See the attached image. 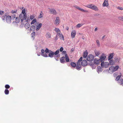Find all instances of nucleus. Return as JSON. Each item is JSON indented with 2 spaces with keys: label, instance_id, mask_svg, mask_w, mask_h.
I'll return each instance as SVG.
<instances>
[{
  "label": "nucleus",
  "instance_id": "41",
  "mask_svg": "<svg viewBox=\"0 0 123 123\" xmlns=\"http://www.w3.org/2000/svg\"><path fill=\"white\" fill-rule=\"evenodd\" d=\"M17 12V10H12L11 11V12L12 13H16Z\"/></svg>",
  "mask_w": 123,
  "mask_h": 123
},
{
  "label": "nucleus",
  "instance_id": "49",
  "mask_svg": "<svg viewBox=\"0 0 123 123\" xmlns=\"http://www.w3.org/2000/svg\"><path fill=\"white\" fill-rule=\"evenodd\" d=\"M117 8L118 9L122 10H123V7H121L120 6H118L117 7Z\"/></svg>",
  "mask_w": 123,
  "mask_h": 123
},
{
  "label": "nucleus",
  "instance_id": "44",
  "mask_svg": "<svg viewBox=\"0 0 123 123\" xmlns=\"http://www.w3.org/2000/svg\"><path fill=\"white\" fill-rule=\"evenodd\" d=\"M35 17L33 15H31L30 17V19L32 20Z\"/></svg>",
  "mask_w": 123,
  "mask_h": 123
},
{
  "label": "nucleus",
  "instance_id": "17",
  "mask_svg": "<svg viewBox=\"0 0 123 123\" xmlns=\"http://www.w3.org/2000/svg\"><path fill=\"white\" fill-rule=\"evenodd\" d=\"M42 23L39 24L37 26L36 30L37 31H38L40 28L42 26Z\"/></svg>",
  "mask_w": 123,
  "mask_h": 123
},
{
  "label": "nucleus",
  "instance_id": "63",
  "mask_svg": "<svg viewBox=\"0 0 123 123\" xmlns=\"http://www.w3.org/2000/svg\"><path fill=\"white\" fill-rule=\"evenodd\" d=\"M105 35L103 36L102 37V39H103V38H104L105 37Z\"/></svg>",
  "mask_w": 123,
  "mask_h": 123
},
{
  "label": "nucleus",
  "instance_id": "24",
  "mask_svg": "<svg viewBox=\"0 0 123 123\" xmlns=\"http://www.w3.org/2000/svg\"><path fill=\"white\" fill-rule=\"evenodd\" d=\"M55 31L57 33V35H58V33H60V31L59 29L58 28H55Z\"/></svg>",
  "mask_w": 123,
  "mask_h": 123
},
{
  "label": "nucleus",
  "instance_id": "26",
  "mask_svg": "<svg viewBox=\"0 0 123 123\" xmlns=\"http://www.w3.org/2000/svg\"><path fill=\"white\" fill-rule=\"evenodd\" d=\"M88 55V53L87 50L85 51L84 52L83 55V57L84 58H86Z\"/></svg>",
  "mask_w": 123,
  "mask_h": 123
},
{
  "label": "nucleus",
  "instance_id": "38",
  "mask_svg": "<svg viewBox=\"0 0 123 123\" xmlns=\"http://www.w3.org/2000/svg\"><path fill=\"white\" fill-rule=\"evenodd\" d=\"M95 53L96 55L97 56H98L99 54V52L97 51H95Z\"/></svg>",
  "mask_w": 123,
  "mask_h": 123
},
{
  "label": "nucleus",
  "instance_id": "58",
  "mask_svg": "<svg viewBox=\"0 0 123 123\" xmlns=\"http://www.w3.org/2000/svg\"><path fill=\"white\" fill-rule=\"evenodd\" d=\"M82 57H80V58L79 59H80V60H81V61H82Z\"/></svg>",
  "mask_w": 123,
  "mask_h": 123
},
{
  "label": "nucleus",
  "instance_id": "10",
  "mask_svg": "<svg viewBox=\"0 0 123 123\" xmlns=\"http://www.w3.org/2000/svg\"><path fill=\"white\" fill-rule=\"evenodd\" d=\"M81 65L83 66H85L87 65V63L85 60H83L81 63Z\"/></svg>",
  "mask_w": 123,
  "mask_h": 123
},
{
  "label": "nucleus",
  "instance_id": "59",
  "mask_svg": "<svg viewBox=\"0 0 123 123\" xmlns=\"http://www.w3.org/2000/svg\"><path fill=\"white\" fill-rule=\"evenodd\" d=\"M97 28H95V30H94V31H97Z\"/></svg>",
  "mask_w": 123,
  "mask_h": 123
},
{
  "label": "nucleus",
  "instance_id": "29",
  "mask_svg": "<svg viewBox=\"0 0 123 123\" xmlns=\"http://www.w3.org/2000/svg\"><path fill=\"white\" fill-rule=\"evenodd\" d=\"M37 21V19L36 18H34L33 20L32 21V22L31 23V25L34 24Z\"/></svg>",
  "mask_w": 123,
  "mask_h": 123
},
{
  "label": "nucleus",
  "instance_id": "35",
  "mask_svg": "<svg viewBox=\"0 0 123 123\" xmlns=\"http://www.w3.org/2000/svg\"><path fill=\"white\" fill-rule=\"evenodd\" d=\"M60 56V55H54V57L55 59L57 61H58L59 60L58 59H56V58L58 57H59Z\"/></svg>",
  "mask_w": 123,
  "mask_h": 123
},
{
  "label": "nucleus",
  "instance_id": "45",
  "mask_svg": "<svg viewBox=\"0 0 123 123\" xmlns=\"http://www.w3.org/2000/svg\"><path fill=\"white\" fill-rule=\"evenodd\" d=\"M96 42L97 43V45L98 46H100V44L99 43V42L98 40H96Z\"/></svg>",
  "mask_w": 123,
  "mask_h": 123
},
{
  "label": "nucleus",
  "instance_id": "36",
  "mask_svg": "<svg viewBox=\"0 0 123 123\" xmlns=\"http://www.w3.org/2000/svg\"><path fill=\"white\" fill-rule=\"evenodd\" d=\"M31 37L34 39V36H35V32H32L31 34Z\"/></svg>",
  "mask_w": 123,
  "mask_h": 123
},
{
  "label": "nucleus",
  "instance_id": "11",
  "mask_svg": "<svg viewBox=\"0 0 123 123\" xmlns=\"http://www.w3.org/2000/svg\"><path fill=\"white\" fill-rule=\"evenodd\" d=\"M44 50L43 49H42L41 50V55L44 57H48L47 54L46 53H44Z\"/></svg>",
  "mask_w": 123,
  "mask_h": 123
},
{
  "label": "nucleus",
  "instance_id": "7",
  "mask_svg": "<svg viewBox=\"0 0 123 123\" xmlns=\"http://www.w3.org/2000/svg\"><path fill=\"white\" fill-rule=\"evenodd\" d=\"M11 17L10 16H8L6 17V21L8 23H10L11 22Z\"/></svg>",
  "mask_w": 123,
  "mask_h": 123
},
{
  "label": "nucleus",
  "instance_id": "28",
  "mask_svg": "<svg viewBox=\"0 0 123 123\" xmlns=\"http://www.w3.org/2000/svg\"><path fill=\"white\" fill-rule=\"evenodd\" d=\"M76 8L82 12H88L87 11V10H84V9L81 8H80L79 7H77Z\"/></svg>",
  "mask_w": 123,
  "mask_h": 123
},
{
  "label": "nucleus",
  "instance_id": "55",
  "mask_svg": "<svg viewBox=\"0 0 123 123\" xmlns=\"http://www.w3.org/2000/svg\"><path fill=\"white\" fill-rule=\"evenodd\" d=\"M117 73H115L114 74V76L115 77L117 75Z\"/></svg>",
  "mask_w": 123,
  "mask_h": 123
},
{
  "label": "nucleus",
  "instance_id": "22",
  "mask_svg": "<svg viewBox=\"0 0 123 123\" xmlns=\"http://www.w3.org/2000/svg\"><path fill=\"white\" fill-rule=\"evenodd\" d=\"M92 9L95 10V11H98V9L97 7L95 5H92Z\"/></svg>",
  "mask_w": 123,
  "mask_h": 123
},
{
  "label": "nucleus",
  "instance_id": "1",
  "mask_svg": "<svg viewBox=\"0 0 123 123\" xmlns=\"http://www.w3.org/2000/svg\"><path fill=\"white\" fill-rule=\"evenodd\" d=\"M29 17V15L27 16L26 14H25L24 15L20 14L19 15V18L21 19V22L22 23L23 22L24 20H25L26 22H28L30 19Z\"/></svg>",
  "mask_w": 123,
  "mask_h": 123
},
{
  "label": "nucleus",
  "instance_id": "13",
  "mask_svg": "<svg viewBox=\"0 0 123 123\" xmlns=\"http://www.w3.org/2000/svg\"><path fill=\"white\" fill-rule=\"evenodd\" d=\"M76 34V32L75 30H73L71 32V36L72 38H74Z\"/></svg>",
  "mask_w": 123,
  "mask_h": 123
},
{
  "label": "nucleus",
  "instance_id": "8",
  "mask_svg": "<svg viewBox=\"0 0 123 123\" xmlns=\"http://www.w3.org/2000/svg\"><path fill=\"white\" fill-rule=\"evenodd\" d=\"M106 58V57L105 55L103 54L102 55L100 58V62H102V61H104V60H105Z\"/></svg>",
  "mask_w": 123,
  "mask_h": 123
},
{
  "label": "nucleus",
  "instance_id": "31",
  "mask_svg": "<svg viewBox=\"0 0 123 123\" xmlns=\"http://www.w3.org/2000/svg\"><path fill=\"white\" fill-rule=\"evenodd\" d=\"M59 52V49L57 50L56 51H55V52H54V55H60L59 54H58Z\"/></svg>",
  "mask_w": 123,
  "mask_h": 123
},
{
  "label": "nucleus",
  "instance_id": "5",
  "mask_svg": "<svg viewBox=\"0 0 123 123\" xmlns=\"http://www.w3.org/2000/svg\"><path fill=\"white\" fill-rule=\"evenodd\" d=\"M109 65V63L108 62H102L101 63V66L103 68H107L108 67Z\"/></svg>",
  "mask_w": 123,
  "mask_h": 123
},
{
  "label": "nucleus",
  "instance_id": "62",
  "mask_svg": "<svg viewBox=\"0 0 123 123\" xmlns=\"http://www.w3.org/2000/svg\"><path fill=\"white\" fill-rule=\"evenodd\" d=\"M37 55L38 56H40V53L39 54H37Z\"/></svg>",
  "mask_w": 123,
  "mask_h": 123
},
{
  "label": "nucleus",
  "instance_id": "37",
  "mask_svg": "<svg viewBox=\"0 0 123 123\" xmlns=\"http://www.w3.org/2000/svg\"><path fill=\"white\" fill-rule=\"evenodd\" d=\"M82 25H83L82 24H78L76 25V27L77 28H79L81 27Z\"/></svg>",
  "mask_w": 123,
  "mask_h": 123
},
{
  "label": "nucleus",
  "instance_id": "42",
  "mask_svg": "<svg viewBox=\"0 0 123 123\" xmlns=\"http://www.w3.org/2000/svg\"><path fill=\"white\" fill-rule=\"evenodd\" d=\"M92 4H91V5H88L86 7H88V8H91L92 9Z\"/></svg>",
  "mask_w": 123,
  "mask_h": 123
},
{
  "label": "nucleus",
  "instance_id": "19",
  "mask_svg": "<svg viewBox=\"0 0 123 123\" xmlns=\"http://www.w3.org/2000/svg\"><path fill=\"white\" fill-rule=\"evenodd\" d=\"M109 60V65H113L115 64V62L114 61L112 60L111 59Z\"/></svg>",
  "mask_w": 123,
  "mask_h": 123
},
{
  "label": "nucleus",
  "instance_id": "64",
  "mask_svg": "<svg viewBox=\"0 0 123 123\" xmlns=\"http://www.w3.org/2000/svg\"><path fill=\"white\" fill-rule=\"evenodd\" d=\"M120 85H122V86H123V84H121Z\"/></svg>",
  "mask_w": 123,
  "mask_h": 123
},
{
  "label": "nucleus",
  "instance_id": "61",
  "mask_svg": "<svg viewBox=\"0 0 123 123\" xmlns=\"http://www.w3.org/2000/svg\"><path fill=\"white\" fill-rule=\"evenodd\" d=\"M99 15V14H95L94 15L95 16H98V15Z\"/></svg>",
  "mask_w": 123,
  "mask_h": 123
},
{
  "label": "nucleus",
  "instance_id": "50",
  "mask_svg": "<svg viewBox=\"0 0 123 123\" xmlns=\"http://www.w3.org/2000/svg\"><path fill=\"white\" fill-rule=\"evenodd\" d=\"M16 15L15 14H13L12 15V18L14 19L16 16Z\"/></svg>",
  "mask_w": 123,
  "mask_h": 123
},
{
  "label": "nucleus",
  "instance_id": "39",
  "mask_svg": "<svg viewBox=\"0 0 123 123\" xmlns=\"http://www.w3.org/2000/svg\"><path fill=\"white\" fill-rule=\"evenodd\" d=\"M25 9H23L22 11V13H21L22 14H23V15H24V14H26V13H25Z\"/></svg>",
  "mask_w": 123,
  "mask_h": 123
},
{
  "label": "nucleus",
  "instance_id": "40",
  "mask_svg": "<svg viewBox=\"0 0 123 123\" xmlns=\"http://www.w3.org/2000/svg\"><path fill=\"white\" fill-rule=\"evenodd\" d=\"M58 35H57V34L56 35V36L54 38V41H56L57 40H58V38L57 37V36Z\"/></svg>",
  "mask_w": 123,
  "mask_h": 123
},
{
  "label": "nucleus",
  "instance_id": "56",
  "mask_svg": "<svg viewBox=\"0 0 123 123\" xmlns=\"http://www.w3.org/2000/svg\"><path fill=\"white\" fill-rule=\"evenodd\" d=\"M81 61L80 60V59H79L77 63L80 64V63Z\"/></svg>",
  "mask_w": 123,
  "mask_h": 123
},
{
  "label": "nucleus",
  "instance_id": "46",
  "mask_svg": "<svg viewBox=\"0 0 123 123\" xmlns=\"http://www.w3.org/2000/svg\"><path fill=\"white\" fill-rule=\"evenodd\" d=\"M7 17V16L6 15H5L4 16H3L2 17V19L3 20H4L6 18V17Z\"/></svg>",
  "mask_w": 123,
  "mask_h": 123
},
{
  "label": "nucleus",
  "instance_id": "14",
  "mask_svg": "<svg viewBox=\"0 0 123 123\" xmlns=\"http://www.w3.org/2000/svg\"><path fill=\"white\" fill-rule=\"evenodd\" d=\"M109 5L107 0H105L103 4V6H107Z\"/></svg>",
  "mask_w": 123,
  "mask_h": 123
},
{
  "label": "nucleus",
  "instance_id": "52",
  "mask_svg": "<svg viewBox=\"0 0 123 123\" xmlns=\"http://www.w3.org/2000/svg\"><path fill=\"white\" fill-rule=\"evenodd\" d=\"M62 53L63 54H65V55L66 54H67V52L66 51H62Z\"/></svg>",
  "mask_w": 123,
  "mask_h": 123
},
{
  "label": "nucleus",
  "instance_id": "4",
  "mask_svg": "<svg viewBox=\"0 0 123 123\" xmlns=\"http://www.w3.org/2000/svg\"><path fill=\"white\" fill-rule=\"evenodd\" d=\"M120 75H118L116 78L115 80L116 81H118V82L120 84H123V79H120L121 77L122 76L121 73H120Z\"/></svg>",
  "mask_w": 123,
  "mask_h": 123
},
{
  "label": "nucleus",
  "instance_id": "34",
  "mask_svg": "<svg viewBox=\"0 0 123 123\" xmlns=\"http://www.w3.org/2000/svg\"><path fill=\"white\" fill-rule=\"evenodd\" d=\"M9 92V91L8 90L6 89L4 91L6 95H7L8 94Z\"/></svg>",
  "mask_w": 123,
  "mask_h": 123
},
{
  "label": "nucleus",
  "instance_id": "3",
  "mask_svg": "<svg viewBox=\"0 0 123 123\" xmlns=\"http://www.w3.org/2000/svg\"><path fill=\"white\" fill-rule=\"evenodd\" d=\"M119 67L118 66H116L115 67L111 66L109 68V72L111 73H112L118 70L119 68Z\"/></svg>",
  "mask_w": 123,
  "mask_h": 123
},
{
  "label": "nucleus",
  "instance_id": "43",
  "mask_svg": "<svg viewBox=\"0 0 123 123\" xmlns=\"http://www.w3.org/2000/svg\"><path fill=\"white\" fill-rule=\"evenodd\" d=\"M5 87L6 89H7L10 88V86L9 85L7 84L5 85Z\"/></svg>",
  "mask_w": 123,
  "mask_h": 123
},
{
  "label": "nucleus",
  "instance_id": "20",
  "mask_svg": "<svg viewBox=\"0 0 123 123\" xmlns=\"http://www.w3.org/2000/svg\"><path fill=\"white\" fill-rule=\"evenodd\" d=\"M58 36H59L60 38L61 39H62L63 40H64V37L63 35L60 33H58Z\"/></svg>",
  "mask_w": 123,
  "mask_h": 123
},
{
  "label": "nucleus",
  "instance_id": "57",
  "mask_svg": "<svg viewBox=\"0 0 123 123\" xmlns=\"http://www.w3.org/2000/svg\"><path fill=\"white\" fill-rule=\"evenodd\" d=\"M115 61H117V59H118V58L117 57H115L114 58Z\"/></svg>",
  "mask_w": 123,
  "mask_h": 123
},
{
  "label": "nucleus",
  "instance_id": "30",
  "mask_svg": "<svg viewBox=\"0 0 123 123\" xmlns=\"http://www.w3.org/2000/svg\"><path fill=\"white\" fill-rule=\"evenodd\" d=\"M35 26L34 25H32L30 28V31L34 30H35Z\"/></svg>",
  "mask_w": 123,
  "mask_h": 123
},
{
  "label": "nucleus",
  "instance_id": "54",
  "mask_svg": "<svg viewBox=\"0 0 123 123\" xmlns=\"http://www.w3.org/2000/svg\"><path fill=\"white\" fill-rule=\"evenodd\" d=\"M4 12V11L0 10V14H2Z\"/></svg>",
  "mask_w": 123,
  "mask_h": 123
},
{
  "label": "nucleus",
  "instance_id": "18",
  "mask_svg": "<svg viewBox=\"0 0 123 123\" xmlns=\"http://www.w3.org/2000/svg\"><path fill=\"white\" fill-rule=\"evenodd\" d=\"M114 55V53H112L109 54L108 56V60H110L111 59L113 58Z\"/></svg>",
  "mask_w": 123,
  "mask_h": 123
},
{
  "label": "nucleus",
  "instance_id": "48",
  "mask_svg": "<svg viewBox=\"0 0 123 123\" xmlns=\"http://www.w3.org/2000/svg\"><path fill=\"white\" fill-rule=\"evenodd\" d=\"M118 18L120 20L123 21V16L119 17H118Z\"/></svg>",
  "mask_w": 123,
  "mask_h": 123
},
{
  "label": "nucleus",
  "instance_id": "60",
  "mask_svg": "<svg viewBox=\"0 0 123 123\" xmlns=\"http://www.w3.org/2000/svg\"><path fill=\"white\" fill-rule=\"evenodd\" d=\"M69 29V28L68 27H67L66 28V29L67 30H68Z\"/></svg>",
  "mask_w": 123,
  "mask_h": 123
},
{
  "label": "nucleus",
  "instance_id": "15",
  "mask_svg": "<svg viewBox=\"0 0 123 123\" xmlns=\"http://www.w3.org/2000/svg\"><path fill=\"white\" fill-rule=\"evenodd\" d=\"M75 67L76 69L78 70H79L81 69V66L80 64L77 63Z\"/></svg>",
  "mask_w": 123,
  "mask_h": 123
},
{
  "label": "nucleus",
  "instance_id": "2",
  "mask_svg": "<svg viewBox=\"0 0 123 123\" xmlns=\"http://www.w3.org/2000/svg\"><path fill=\"white\" fill-rule=\"evenodd\" d=\"M60 62L62 63H64L66 62H68L69 59L67 54H66L65 57L63 56L60 59Z\"/></svg>",
  "mask_w": 123,
  "mask_h": 123
},
{
  "label": "nucleus",
  "instance_id": "21",
  "mask_svg": "<svg viewBox=\"0 0 123 123\" xmlns=\"http://www.w3.org/2000/svg\"><path fill=\"white\" fill-rule=\"evenodd\" d=\"M59 17H57L56 18V20H55V24L56 25H58L59 23Z\"/></svg>",
  "mask_w": 123,
  "mask_h": 123
},
{
  "label": "nucleus",
  "instance_id": "53",
  "mask_svg": "<svg viewBox=\"0 0 123 123\" xmlns=\"http://www.w3.org/2000/svg\"><path fill=\"white\" fill-rule=\"evenodd\" d=\"M63 47H61L60 49V50L61 52H62V51L63 50Z\"/></svg>",
  "mask_w": 123,
  "mask_h": 123
},
{
  "label": "nucleus",
  "instance_id": "6",
  "mask_svg": "<svg viewBox=\"0 0 123 123\" xmlns=\"http://www.w3.org/2000/svg\"><path fill=\"white\" fill-rule=\"evenodd\" d=\"M94 57L93 55H88L87 58V61H91L93 59Z\"/></svg>",
  "mask_w": 123,
  "mask_h": 123
},
{
  "label": "nucleus",
  "instance_id": "23",
  "mask_svg": "<svg viewBox=\"0 0 123 123\" xmlns=\"http://www.w3.org/2000/svg\"><path fill=\"white\" fill-rule=\"evenodd\" d=\"M30 26V24L28 22L25 25V28L27 29Z\"/></svg>",
  "mask_w": 123,
  "mask_h": 123
},
{
  "label": "nucleus",
  "instance_id": "33",
  "mask_svg": "<svg viewBox=\"0 0 123 123\" xmlns=\"http://www.w3.org/2000/svg\"><path fill=\"white\" fill-rule=\"evenodd\" d=\"M97 72L99 73V72H102V68L100 67H98L97 68Z\"/></svg>",
  "mask_w": 123,
  "mask_h": 123
},
{
  "label": "nucleus",
  "instance_id": "16",
  "mask_svg": "<svg viewBox=\"0 0 123 123\" xmlns=\"http://www.w3.org/2000/svg\"><path fill=\"white\" fill-rule=\"evenodd\" d=\"M49 51L50 53L49 54V56L51 58H52L54 56V52L50 50Z\"/></svg>",
  "mask_w": 123,
  "mask_h": 123
},
{
  "label": "nucleus",
  "instance_id": "51",
  "mask_svg": "<svg viewBox=\"0 0 123 123\" xmlns=\"http://www.w3.org/2000/svg\"><path fill=\"white\" fill-rule=\"evenodd\" d=\"M49 50L47 48H46L45 50V52L46 53H47L49 52Z\"/></svg>",
  "mask_w": 123,
  "mask_h": 123
},
{
  "label": "nucleus",
  "instance_id": "32",
  "mask_svg": "<svg viewBox=\"0 0 123 123\" xmlns=\"http://www.w3.org/2000/svg\"><path fill=\"white\" fill-rule=\"evenodd\" d=\"M70 65L72 67H76V64L74 62H72L70 63Z\"/></svg>",
  "mask_w": 123,
  "mask_h": 123
},
{
  "label": "nucleus",
  "instance_id": "47",
  "mask_svg": "<svg viewBox=\"0 0 123 123\" xmlns=\"http://www.w3.org/2000/svg\"><path fill=\"white\" fill-rule=\"evenodd\" d=\"M43 16V14H42L41 13H40V15L38 16V18H42Z\"/></svg>",
  "mask_w": 123,
  "mask_h": 123
},
{
  "label": "nucleus",
  "instance_id": "27",
  "mask_svg": "<svg viewBox=\"0 0 123 123\" xmlns=\"http://www.w3.org/2000/svg\"><path fill=\"white\" fill-rule=\"evenodd\" d=\"M20 19H21L20 18H19V17H16L15 20L16 22L17 23H19L20 21Z\"/></svg>",
  "mask_w": 123,
  "mask_h": 123
},
{
  "label": "nucleus",
  "instance_id": "25",
  "mask_svg": "<svg viewBox=\"0 0 123 123\" xmlns=\"http://www.w3.org/2000/svg\"><path fill=\"white\" fill-rule=\"evenodd\" d=\"M46 38H48L51 37V35L49 32H47L46 35Z\"/></svg>",
  "mask_w": 123,
  "mask_h": 123
},
{
  "label": "nucleus",
  "instance_id": "12",
  "mask_svg": "<svg viewBox=\"0 0 123 123\" xmlns=\"http://www.w3.org/2000/svg\"><path fill=\"white\" fill-rule=\"evenodd\" d=\"M100 60L99 59H94V62L95 64H98L100 63Z\"/></svg>",
  "mask_w": 123,
  "mask_h": 123
},
{
  "label": "nucleus",
  "instance_id": "9",
  "mask_svg": "<svg viewBox=\"0 0 123 123\" xmlns=\"http://www.w3.org/2000/svg\"><path fill=\"white\" fill-rule=\"evenodd\" d=\"M49 11L50 12V13L51 14L55 15H56L57 14L56 11L53 9H50Z\"/></svg>",
  "mask_w": 123,
  "mask_h": 123
}]
</instances>
